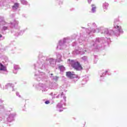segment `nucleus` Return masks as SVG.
<instances>
[{
  "label": "nucleus",
  "instance_id": "39448f33",
  "mask_svg": "<svg viewBox=\"0 0 127 127\" xmlns=\"http://www.w3.org/2000/svg\"><path fill=\"white\" fill-rule=\"evenodd\" d=\"M115 27L117 28L119 31H121L122 30V27H120L118 25H117Z\"/></svg>",
  "mask_w": 127,
  "mask_h": 127
},
{
  "label": "nucleus",
  "instance_id": "9b49d317",
  "mask_svg": "<svg viewBox=\"0 0 127 127\" xmlns=\"http://www.w3.org/2000/svg\"><path fill=\"white\" fill-rule=\"evenodd\" d=\"M92 6H94V5H92Z\"/></svg>",
  "mask_w": 127,
  "mask_h": 127
},
{
  "label": "nucleus",
  "instance_id": "f03ea898",
  "mask_svg": "<svg viewBox=\"0 0 127 127\" xmlns=\"http://www.w3.org/2000/svg\"><path fill=\"white\" fill-rule=\"evenodd\" d=\"M66 76L70 79H74V78H77V75L74 73H72L71 71L66 72Z\"/></svg>",
  "mask_w": 127,
  "mask_h": 127
},
{
  "label": "nucleus",
  "instance_id": "0eeeda50",
  "mask_svg": "<svg viewBox=\"0 0 127 127\" xmlns=\"http://www.w3.org/2000/svg\"><path fill=\"white\" fill-rule=\"evenodd\" d=\"M50 102L49 101H46L45 102V104H46V105H48V104H50Z\"/></svg>",
  "mask_w": 127,
  "mask_h": 127
},
{
  "label": "nucleus",
  "instance_id": "9d476101",
  "mask_svg": "<svg viewBox=\"0 0 127 127\" xmlns=\"http://www.w3.org/2000/svg\"><path fill=\"white\" fill-rule=\"evenodd\" d=\"M2 37V35H1V34H0V38Z\"/></svg>",
  "mask_w": 127,
  "mask_h": 127
},
{
  "label": "nucleus",
  "instance_id": "7ed1b4c3",
  "mask_svg": "<svg viewBox=\"0 0 127 127\" xmlns=\"http://www.w3.org/2000/svg\"><path fill=\"white\" fill-rule=\"evenodd\" d=\"M0 71H5V70H6V67L4 65H3V64L1 63L0 64Z\"/></svg>",
  "mask_w": 127,
  "mask_h": 127
},
{
  "label": "nucleus",
  "instance_id": "20e7f679",
  "mask_svg": "<svg viewBox=\"0 0 127 127\" xmlns=\"http://www.w3.org/2000/svg\"><path fill=\"white\" fill-rule=\"evenodd\" d=\"M19 4L18 3H15L14 5L13 6V8H18Z\"/></svg>",
  "mask_w": 127,
  "mask_h": 127
},
{
  "label": "nucleus",
  "instance_id": "423d86ee",
  "mask_svg": "<svg viewBox=\"0 0 127 127\" xmlns=\"http://www.w3.org/2000/svg\"><path fill=\"white\" fill-rule=\"evenodd\" d=\"M92 10L93 12H94V11H96V7H93L92 8Z\"/></svg>",
  "mask_w": 127,
  "mask_h": 127
},
{
  "label": "nucleus",
  "instance_id": "1a4fd4ad",
  "mask_svg": "<svg viewBox=\"0 0 127 127\" xmlns=\"http://www.w3.org/2000/svg\"><path fill=\"white\" fill-rule=\"evenodd\" d=\"M26 2V3H27V1H24V0H23V1H22L23 3V2Z\"/></svg>",
  "mask_w": 127,
  "mask_h": 127
},
{
  "label": "nucleus",
  "instance_id": "f257e3e1",
  "mask_svg": "<svg viewBox=\"0 0 127 127\" xmlns=\"http://www.w3.org/2000/svg\"><path fill=\"white\" fill-rule=\"evenodd\" d=\"M71 65L72 68H74L76 71H81V70H83V67L81 64H80V63L78 62H74L72 61Z\"/></svg>",
  "mask_w": 127,
  "mask_h": 127
},
{
  "label": "nucleus",
  "instance_id": "6e6552de",
  "mask_svg": "<svg viewBox=\"0 0 127 127\" xmlns=\"http://www.w3.org/2000/svg\"><path fill=\"white\" fill-rule=\"evenodd\" d=\"M3 30H6V29H7V28L6 27H3Z\"/></svg>",
  "mask_w": 127,
  "mask_h": 127
}]
</instances>
